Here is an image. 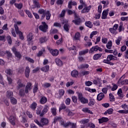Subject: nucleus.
Here are the masks:
<instances>
[{"instance_id": "nucleus-30", "label": "nucleus", "mask_w": 128, "mask_h": 128, "mask_svg": "<svg viewBox=\"0 0 128 128\" xmlns=\"http://www.w3.org/2000/svg\"><path fill=\"white\" fill-rule=\"evenodd\" d=\"M76 4H78L76 3V2H72V0L70 1L68 3V8H72V6H76Z\"/></svg>"}, {"instance_id": "nucleus-37", "label": "nucleus", "mask_w": 128, "mask_h": 128, "mask_svg": "<svg viewBox=\"0 0 128 128\" xmlns=\"http://www.w3.org/2000/svg\"><path fill=\"white\" fill-rule=\"evenodd\" d=\"M42 72H48L50 70V66H46L44 67H42L40 68Z\"/></svg>"}, {"instance_id": "nucleus-29", "label": "nucleus", "mask_w": 128, "mask_h": 128, "mask_svg": "<svg viewBox=\"0 0 128 128\" xmlns=\"http://www.w3.org/2000/svg\"><path fill=\"white\" fill-rule=\"evenodd\" d=\"M107 58L109 62H110V60H116L117 58L114 56L112 54H110L108 56Z\"/></svg>"}, {"instance_id": "nucleus-55", "label": "nucleus", "mask_w": 128, "mask_h": 128, "mask_svg": "<svg viewBox=\"0 0 128 128\" xmlns=\"http://www.w3.org/2000/svg\"><path fill=\"white\" fill-rule=\"evenodd\" d=\"M122 40V36H119L116 40V43L117 46H120V41Z\"/></svg>"}, {"instance_id": "nucleus-61", "label": "nucleus", "mask_w": 128, "mask_h": 128, "mask_svg": "<svg viewBox=\"0 0 128 128\" xmlns=\"http://www.w3.org/2000/svg\"><path fill=\"white\" fill-rule=\"evenodd\" d=\"M5 72L7 74H8L9 76L12 74V70L10 69L6 70H5Z\"/></svg>"}, {"instance_id": "nucleus-12", "label": "nucleus", "mask_w": 128, "mask_h": 128, "mask_svg": "<svg viewBox=\"0 0 128 128\" xmlns=\"http://www.w3.org/2000/svg\"><path fill=\"white\" fill-rule=\"evenodd\" d=\"M90 8H92V6H88L86 5V6H84V8L82 10V14H85V12H88L90 10Z\"/></svg>"}, {"instance_id": "nucleus-42", "label": "nucleus", "mask_w": 128, "mask_h": 128, "mask_svg": "<svg viewBox=\"0 0 128 128\" xmlns=\"http://www.w3.org/2000/svg\"><path fill=\"white\" fill-rule=\"evenodd\" d=\"M82 112H88V114H92V112L90 111V110L88 109V108H83L82 109Z\"/></svg>"}, {"instance_id": "nucleus-31", "label": "nucleus", "mask_w": 128, "mask_h": 128, "mask_svg": "<svg viewBox=\"0 0 128 128\" xmlns=\"http://www.w3.org/2000/svg\"><path fill=\"white\" fill-rule=\"evenodd\" d=\"M62 121V117L56 116L54 118V123L56 124L57 122H61Z\"/></svg>"}, {"instance_id": "nucleus-64", "label": "nucleus", "mask_w": 128, "mask_h": 128, "mask_svg": "<svg viewBox=\"0 0 128 128\" xmlns=\"http://www.w3.org/2000/svg\"><path fill=\"white\" fill-rule=\"evenodd\" d=\"M118 112L119 114H128V110H120L118 111Z\"/></svg>"}, {"instance_id": "nucleus-49", "label": "nucleus", "mask_w": 128, "mask_h": 128, "mask_svg": "<svg viewBox=\"0 0 128 128\" xmlns=\"http://www.w3.org/2000/svg\"><path fill=\"white\" fill-rule=\"evenodd\" d=\"M33 2L38 8H40V2H38V0H33Z\"/></svg>"}, {"instance_id": "nucleus-57", "label": "nucleus", "mask_w": 128, "mask_h": 128, "mask_svg": "<svg viewBox=\"0 0 128 128\" xmlns=\"http://www.w3.org/2000/svg\"><path fill=\"white\" fill-rule=\"evenodd\" d=\"M58 94H60V96H63L64 94V89L59 90Z\"/></svg>"}, {"instance_id": "nucleus-63", "label": "nucleus", "mask_w": 128, "mask_h": 128, "mask_svg": "<svg viewBox=\"0 0 128 128\" xmlns=\"http://www.w3.org/2000/svg\"><path fill=\"white\" fill-rule=\"evenodd\" d=\"M69 126H70L71 128H76V124L72 123L70 122Z\"/></svg>"}, {"instance_id": "nucleus-58", "label": "nucleus", "mask_w": 128, "mask_h": 128, "mask_svg": "<svg viewBox=\"0 0 128 128\" xmlns=\"http://www.w3.org/2000/svg\"><path fill=\"white\" fill-rule=\"evenodd\" d=\"M72 100L74 104H78V97L76 96H72Z\"/></svg>"}, {"instance_id": "nucleus-20", "label": "nucleus", "mask_w": 128, "mask_h": 128, "mask_svg": "<svg viewBox=\"0 0 128 128\" xmlns=\"http://www.w3.org/2000/svg\"><path fill=\"white\" fill-rule=\"evenodd\" d=\"M70 122H66L64 120H62L60 122L61 126H63L64 128H68L70 126Z\"/></svg>"}, {"instance_id": "nucleus-27", "label": "nucleus", "mask_w": 128, "mask_h": 128, "mask_svg": "<svg viewBox=\"0 0 128 128\" xmlns=\"http://www.w3.org/2000/svg\"><path fill=\"white\" fill-rule=\"evenodd\" d=\"M56 64L58 66H62V62L60 58H56L55 59Z\"/></svg>"}, {"instance_id": "nucleus-39", "label": "nucleus", "mask_w": 128, "mask_h": 128, "mask_svg": "<svg viewBox=\"0 0 128 128\" xmlns=\"http://www.w3.org/2000/svg\"><path fill=\"white\" fill-rule=\"evenodd\" d=\"M112 112H114V109L112 108H109L104 112V114L106 115L108 114H112Z\"/></svg>"}, {"instance_id": "nucleus-24", "label": "nucleus", "mask_w": 128, "mask_h": 128, "mask_svg": "<svg viewBox=\"0 0 128 128\" xmlns=\"http://www.w3.org/2000/svg\"><path fill=\"white\" fill-rule=\"evenodd\" d=\"M88 52H89L88 49H86L84 50H82L79 52L78 54L80 56H84V54H88Z\"/></svg>"}, {"instance_id": "nucleus-53", "label": "nucleus", "mask_w": 128, "mask_h": 128, "mask_svg": "<svg viewBox=\"0 0 128 128\" xmlns=\"http://www.w3.org/2000/svg\"><path fill=\"white\" fill-rule=\"evenodd\" d=\"M25 59L31 64H34V60L30 57H25Z\"/></svg>"}, {"instance_id": "nucleus-3", "label": "nucleus", "mask_w": 128, "mask_h": 128, "mask_svg": "<svg viewBox=\"0 0 128 128\" xmlns=\"http://www.w3.org/2000/svg\"><path fill=\"white\" fill-rule=\"evenodd\" d=\"M48 28V26L46 22H42V25L39 26V30L43 32H46Z\"/></svg>"}, {"instance_id": "nucleus-60", "label": "nucleus", "mask_w": 128, "mask_h": 128, "mask_svg": "<svg viewBox=\"0 0 128 128\" xmlns=\"http://www.w3.org/2000/svg\"><path fill=\"white\" fill-rule=\"evenodd\" d=\"M66 110V105L64 103H62L60 104V106L59 108V112H60V110Z\"/></svg>"}, {"instance_id": "nucleus-19", "label": "nucleus", "mask_w": 128, "mask_h": 128, "mask_svg": "<svg viewBox=\"0 0 128 128\" xmlns=\"http://www.w3.org/2000/svg\"><path fill=\"white\" fill-rule=\"evenodd\" d=\"M104 98V94L102 92L100 93L97 96V100L100 102V100H102Z\"/></svg>"}, {"instance_id": "nucleus-1", "label": "nucleus", "mask_w": 128, "mask_h": 128, "mask_svg": "<svg viewBox=\"0 0 128 128\" xmlns=\"http://www.w3.org/2000/svg\"><path fill=\"white\" fill-rule=\"evenodd\" d=\"M34 122L36 124L40 126V128H43L44 126H48V120L46 118H42L40 122L38 121V120H34Z\"/></svg>"}, {"instance_id": "nucleus-18", "label": "nucleus", "mask_w": 128, "mask_h": 128, "mask_svg": "<svg viewBox=\"0 0 128 128\" xmlns=\"http://www.w3.org/2000/svg\"><path fill=\"white\" fill-rule=\"evenodd\" d=\"M26 38L27 42H32L34 40V34L32 33H29L26 36Z\"/></svg>"}, {"instance_id": "nucleus-40", "label": "nucleus", "mask_w": 128, "mask_h": 128, "mask_svg": "<svg viewBox=\"0 0 128 128\" xmlns=\"http://www.w3.org/2000/svg\"><path fill=\"white\" fill-rule=\"evenodd\" d=\"M14 6L16 8H18V10H22L23 6L22 3H20V4L15 3Z\"/></svg>"}, {"instance_id": "nucleus-28", "label": "nucleus", "mask_w": 128, "mask_h": 128, "mask_svg": "<svg viewBox=\"0 0 128 128\" xmlns=\"http://www.w3.org/2000/svg\"><path fill=\"white\" fill-rule=\"evenodd\" d=\"M6 96L8 98H13L12 96H14V92L10 90L7 91Z\"/></svg>"}, {"instance_id": "nucleus-14", "label": "nucleus", "mask_w": 128, "mask_h": 128, "mask_svg": "<svg viewBox=\"0 0 128 128\" xmlns=\"http://www.w3.org/2000/svg\"><path fill=\"white\" fill-rule=\"evenodd\" d=\"M67 12L69 16H70L72 14H74V18H78V14H76V11H74V10H68L67 11Z\"/></svg>"}, {"instance_id": "nucleus-47", "label": "nucleus", "mask_w": 128, "mask_h": 128, "mask_svg": "<svg viewBox=\"0 0 128 128\" xmlns=\"http://www.w3.org/2000/svg\"><path fill=\"white\" fill-rule=\"evenodd\" d=\"M109 98L110 100V102H114L116 100V98H114V96L112 95V94L110 93L109 94Z\"/></svg>"}, {"instance_id": "nucleus-51", "label": "nucleus", "mask_w": 128, "mask_h": 128, "mask_svg": "<svg viewBox=\"0 0 128 128\" xmlns=\"http://www.w3.org/2000/svg\"><path fill=\"white\" fill-rule=\"evenodd\" d=\"M6 40L8 44H12V37H10V36H7Z\"/></svg>"}, {"instance_id": "nucleus-44", "label": "nucleus", "mask_w": 128, "mask_h": 128, "mask_svg": "<svg viewBox=\"0 0 128 128\" xmlns=\"http://www.w3.org/2000/svg\"><path fill=\"white\" fill-rule=\"evenodd\" d=\"M46 20H50L51 16L50 12L49 10L46 11Z\"/></svg>"}, {"instance_id": "nucleus-7", "label": "nucleus", "mask_w": 128, "mask_h": 128, "mask_svg": "<svg viewBox=\"0 0 128 128\" xmlns=\"http://www.w3.org/2000/svg\"><path fill=\"white\" fill-rule=\"evenodd\" d=\"M98 50H99V52H102V48H100L98 46H96L90 48L89 52L90 54H92L94 52H98Z\"/></svg>"}, {"instance_id": "nucleus-23", "label": "nucleus", "mask_w": 128, "mask_h": 128, "mask_svg": "<svg viewBox=\"0 0 128 128\" xmlns=\"http://www.w3.org/2000/svg\"><path fill=\"white\" fill-rule=\"evenodd\" d=\"M99 124H103V122H108V118L102 117V118L98 120Z\"/></svg>"}, {"instance_id": "nucleus-15", "label": "nucleus", "mask_w": 128, "mask_h": 128, "mask_svg": "<svg viewBox=\"0 0 128 128\" xmlns=\"http://www.w3.org/2000/svg\"><path fill=\"white\" fill-rule=\"evenodd\" d=\"M16 118L14 116H10L9 118L10 122L12 126H14L16 124Z\"/></svg>"}, {"instance_id": "nucleus-32", "label": "nucleus", "mask_w": 128, "mask_h": 128, "mask_svg": "<svg viewBox=\"0 0 128 128\" xmlns=\"http://www.w3.org/2000/svg\"><path fill=\"white\" fill-rule=\"evenodd\" d=\"M48 102V98H46L45 96H42L40 100V104H44L46 102Z\"/></svg>"}, {"instance_id": "nucleus-9", "label": "nucleus", "mask_w": 128, "mask_h": 128, "mask_svg": "<svg viewBox=\"0 0 128 128\" xmlns=\"http://www.w3.org/2000/svg\"><path fill=\"white\" fill-rule=\"evenodd\" d=\"M108 12H110V9L108 8L106 10H104L102 13V20H106L108 18Z\"/></svg>"}, {"instance_id": "nucleus-25", "label": "nucleus", "mask_w": 128, "mask_h": 128, "mask_svg": "<svg viewBox=\"0 0 128 128\" xmlns=\"http://www.w3.org/2000/svg\"><path fill=\"white\" fill-rule=\"evenodd\" d=\"M36 106H38V104L36 102H34L30 106V108L31 110H36Z\"/></svg>"}, {"instance_id": "nucleus-59", "label": "nucleus", "mask_w": 128, "mask_h": 128, "mask_svg": "<svg viewBox=\"0 0 128 128\" xmlns=\"http://www.w3.org/2000/svg\"><path fill=\"white\" fill-rule=\"evenodd\" d=\"M25 12H26V14H28V18H32V12H30L28 10H26Z\"/></svg>"}, {"instance_id": "nucleus-34", "label": "nucleus", "mask_w": 128, "mask_h": 128, "mask_svg": "<svg viewBox=\"0 0 128 128\" xmlns=\"http://www.w3.org/2000/svg\"><path fill=\"white\" fill-rule=\"evenodd\" d=\"M76 18V20H73L72 22L75 24H77L78 26L80 24V16H78V18Z\"/></svg>"}, {"instance_id": "nucleus-6", "label": "nucleus", "mask_w": 128, "mask_h": 128, "mask_svg": "<svg viewBox=\"0 0 128 128\" xmlns=\"http://www.w3.org/2000/svg\"><path fill=\"white\" fill-rule=\"evenodd\" d=\"M16 84L17 86H16V88L17 90H20V88H24L26 86V84H24L22 82V80L20 79L18 80Z\"/></svg>"}, {"instance_id": "nucleus-41", "label": "nucleus", "mask_w": 128, "mask_h": 128, "mask_svg": "<svg viewBox=\"0 0 128 128\" xmlns=\"http://www.w3.org/2000/svg\"><path fill=\"white\" fill-rule=\"evenodd\" d=\"M118 96L120 98H124V94H122V88H120L117 92Z\"/></svg>"}, {"instance_id": "nucleus-26", "label": "nucleus", "mask_w": 128, "mask_h": 128, "mask_svg": "<svg viewBox=\"0 0 128 128\" xmlns=\"http://www.w3.org/2000/svg\"><path fill=\"white\" fill-rule=\"evenodd\" d=\"M30 67H28V66H27L25 70V76L26 78H28V76H30Z\"/></svg>"}, {"instance_id": "nucleus-2", "label": "nucleus", "mask_w": 128, "mask_h": 128, "mask_svg": "<svg viewBox=\"0 0 128 128\" xmlns=\"http://www.w3.org/2000/svg\"><path fill=\"white\" fill-rule=\"evenodd\" d=\"M77 94L78 100H80L82 104H85L88 102V99L82 96V92H77Z\"/></svg>"}, {"instance_id": "nucleus-22", "label": "nucleus", "mask_w": 128, "mask_h": 128, "mask_svg": "<svg viewBox=\"0 0 128 128\" xmlns=\"http://www.w3.org/2000/svg\"><path fill=\"white\" fill-rule=\"evenodd\" d=\"M64 112L68 114V116H72L74 114V112H72L68 108H66Z\"/></svg>"}, {"instance_id": "nucleus-36", "label": "nucleus", "mask_w": 128, "mask_h": 128, "mask_svg": "<svg viewBox=\"0 0 128 128\" xmlns=\"http://www.w3.org/2000/svg\"><path fill=\"white\" fill-rule=\"evenodd\" d=\"M85 24L86 26H88V28H92V26H94L92 22H90V21L86 22H85Z\"/></svg>"}, {"instance_id": "nucleus-62", "label": "nucleus", "mask_w": 128, "mask_h": 128, "mask_svg": "<svg viewBox=\"0 0 128 128\" xmlns=\"http://www.w3.org/2000/svg\"><path fill=\"white\" fill-rule=\"evenodd\" d=\"M88 64H82V65L80 66V68H88Z\"/></svg>"}, {"instance_id": "nucleus-5", "label": "nucleus", "mask_w": 128, "mask_h": 128, "mask_svg": "<svg viewBox=\"0 0 128 128\" xmlns=\"http://www.w3.org/2000/svg\"><path fill=\"white\" fill-rule=\"evenodd\" d=\"M32 90V84L30 82H28L25 87V92L28 94Z\"/></svg>"}, {"instance_id": "nucleus-46", "label": "nucleus", "mask_w": 128, "mask_h": 128, "mask_svg": "<svg viewBox=\"0 0 128 128\" xmlns=\"http://www.w3.org/2000/svg\"><path fill=\"white\" fill-rule=\"evenodd\" d=\"M10 102L12 104H18V100L16 98L12 97V98H10Z\"/></svg>"}, {"instance_id": "nucleus-52", "label": "nucleus", "mask_w": 128, "mask_h": 128, "mask_svg": "<svg viewBox=\"0 0 128 128\" xmlns=\"http://www.w3.org/2000/svg\"><path fill=\"white\" fill-rule=\"evenodd\" d=\"M45 52L46 50L44 49H43L42 50L39 51L38 54H36L37 56H42V54H44V52Z\"/></svg>"}, {"instance_id": "nucleus-10", "label": "nucleus", "mask_w": 128, "mask_h": 128, "mask_svg": "<svg viewBox=\"0 0 128 128\" xmlns=\"http://www.w3.org/2000/svg\"><path fill=\"white\" fill-rule=\"evenodd\" d=\"M62 24H64V30H65V31L66 32H70V26L68 24L66 23V22H64V21H63L62 22Z\"/></svg>"}, {"instance_id": "nucleus-4", "label": "nucleus", "mask_w": 128, "mask_h": 128, "mask_svg": "<svg viewBox=\"0 0 128 128\" xmlns=\"http://www.w3.org/2000/svg\"><path fill=\"white\" fill-rule=\"evenodd\" d=\"M12 50L13 54H14L15 56H16V58H17L19 60H20V58H22V54H20V52H18V50H16V47H12Z\"/></svg>"}, {"instance_id": "nucleus-56", "label": "nucleus", "mask_w": 128, "mask_h": 128, "mask_svg": "<svg viewBox=\"0 0 128 128\" xmlns=\"http://www.w3.org/2000/svg\"><path fill=\"white\" fill-rule=\"evenodd\" d=\"M50 86H52V84L48 82H46L42 84V86H44V88H50Z\"/></svg>"}, {"instance_id": "nucleus-54", "label": "nucleus", "mask_w": 128, "mask_h": 128, "mask_svg": "<svg viewBox=\"0 0 128 128\" xmlns=\"http://www.w3.org/2000/svg\"><path fill=\"white\" fill-rule=\"evenodd\" d=\"M95 104L94 99H91V101L89 102L88 104L90 106H94Z\"/></svg>"}, {"instance_id": "nucleus-21", "label": "nucleus", "mask_w": 128, "mask_h": 128, "mask_svg": "<svg viewBox=\"0 0 128 128\" xmlns=\"http://www.w3.org/2000/svg\"><path fill=\"white\" fill-rule=\"evenodd\" d=\"M18 94L20 96H26V90L24 88L20 89Z\"/></svg>"}, {"instance_id": "nucleus-13", "label": "nucleus", "mask_w": 128, "mask_h": 128, "mask_svg": "<svg viewBox=\"0 0 128 128\" xmlns=\"http://www.w3.org/2000/svg\"><path fill=\"white\" fill-rule=\"evenodd\" d=\"M48 106L46 105L41 112L40 116H44L48 112Z\"/></svg>"}, {"instance_id": "nucleus-45", "label": "nucleus", "mask_w": 128, "mask_h": 128, "mask_svg": "<svg viewBox=\"0 0 128 128\" xmlns=\"http://www.w3.org/2000/svg\"><path fill=\"white\" fill-rule=\"evenodd\" d=\"M112 40H110L106 44V47L108 48V50H110V48H112Z\"/></svg>"}, {"instance_id": "nucleus-48", "label": "nucleus", "mask_w": 128, "mask_h": 128, "mask_svg": "<svg viewBox=\"0 0 128 128\" xmlns=\"http://www.w3.org/2000/svg\"><path fill=\"white\" fill-rule=\"evenodd\" d=\"M103 62L104 64H110V66H114V63L110 62L108 59V58H107V60H103Z\"/></svg>"}, {"instance_id": "nucleus-38", "label": "nucleus", "mask_w": 128, "mask_h": 128, "mask_svg": "<svg viewBox=\"0 0 128 128\" xmlns=\"http://www.w3.org/2000/svg\"><path fill=\"white\" fill-rule=\"evenodd\" d=\"M16 33L17 34H18L20 40H22L24 39V35H22V32H20V30H18V32H16Z\"/></svg>"}, {"instance_id": "nucleus-8", "label": "nucleus", "mask_w": 128, "mask_h": 128, "mask_svg": "<svg viewBox=\"0 0 128 128\" xmlns=\"http://www.w3.org/2000/svg\"><path fill=\"white\" fill-rule=\"evenodd\" d=\"M14 22L15 23V24H14V28H15V32H18V30H20L18 26H20V24H22V22L16 21V20H14Z\"/></svg>"}, {"instance_id": "nucleus-33", "label": "nucleus", "mask_w": 128, "mask_h": 128, "mask_svg": "<svg viewBox=\"0 0 128 128\" xmlns=\"http://www.w3.org/2000/svg\"><path fill=\"white\" fill-rule=\"evenodd\" d=\"M71 75L73 78H77L78 76V72L76 70H74L71 72Z\"/></svg>"}, {"instance_id": "nucleus-11", "label": "nucleus", "mask_w": 128, "mask_h": 128, "mask_svg": "<svg viewBox=\"0 0 128 128\" xmlns=\"http://www.w3.org/2000/svg\"><path fill=\"white\" fill-rule=\"evenodd\" d=\"M48 50L54 56H56L58 55V50H52L50 48H49Z\"/></svg>"}, {"instance_id": "nucleus-43", "label": "nucleus", "mask_w": 128, "mask_h": 128, "mask_svg": "<svg viewBox=\"0 0 128 128\" xmlns=\"http://www.w3.org/2000/svg\"><path fill=\"white\" fill-rule=\"evenodd\" d=\"M112 87L111 88V90H112V92H114V90H118V85L116 84H115L114 83H112Z\"/></svg>"}, {"instance_id": "nucleus-35", "label": "nucleus", "mask_w": 128, "mask_h": 128, "mask_svg": "<svg viewBox=\"0 0 128 128\" xmlns=\"http://www.w3.org/2000/svg\"><path fill=\"white\" fill-rule=\"evenodd\" d=\"M102 57V54H97L94 56H93V60H98L99 58H100Z\"/></svg>"}, {"instance_id": "nucleus-16", "label": "nucleus", "mask_w": 128, "mask_h": 128, "mask_svg": "<svg viewBox=\"0 0 128 128\" xmlns=\"http://www.w3.org/2000/svg\"><path fill=\"white\" fill-rule=\"evenodd\" d=\"M73 40H80V34L78 32H76L73 38Z\"/></svg>"}, {"instance_id": "nucleus-50", "label": "nucleus", "mask_w": 128, "mask_h": 128, "mask_svg": "<svg viewBox=\"0 0 128 128\" xmlns=\"http://www.w3.org/2000/svg\"><path fill=\"white\" fill-rule=\"evenodd\" d=\"M42 107H39L37 108L36 110V114H40H40H42Z\"/></svg>"}, {"instance_id": "nucleus-17", "label": "nucleus", "mask_w": 128, "mask_h": 128, "mask_svg": "<svg viewBox=\"0 0 128 128\" xmlns=\"http://www.w3.org/2000/svg\"><path fill=\"white\" fill-rule=\"evenodd\" d=\"M80 2L81 4L78 6V10H82V8H84V6H86V4L84 2V0H80Z\"/></svg>"}]
</instances>
